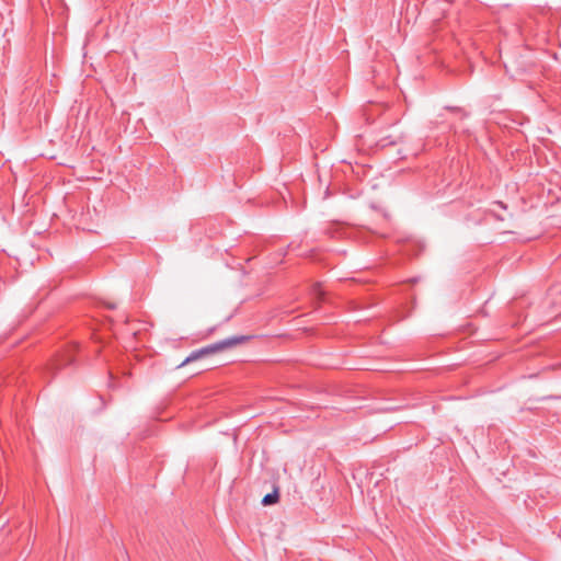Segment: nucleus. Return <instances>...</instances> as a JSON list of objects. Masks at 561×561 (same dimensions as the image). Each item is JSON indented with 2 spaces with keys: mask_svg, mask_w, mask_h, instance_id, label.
I'll use <instances>...</instances> for the list:
<instances>
[{
  "mask_svg": "<svg viewBox=\"0 0 561 561\" xmlns=\"http://www.w3.org/2000/svg\"><path fill=\"white\" fill-rule=\"evenodd\" d=\"M248 340H250V336H248V335H233V336L224 339L221 341H218L216 343H213L210 345L199 348V353L204 357L206 355L215 354V353L234 347L239 344L244 343Z\"/></svg>",
  "mask_w": 561,
  "mask_h": 561,
  "instance_id": "nucleus-1",
  "label": "nucleus"
},
{
  "mask_svg": "<svg viewBox=\"0 0 561 561\" xmlns=\"http://www.w3.org/2000/svg\"><path fill=\"white\" fill-rule=\"evenodd\" d=\"M278 499H279L278 488H274L273 492L264 495L261 503L264 506H268V505H273V504L277 503Z\"/></svg>",
  "mask_w": 561,
  "mask_h": 561,
  "instance_id": "nucleus-2",
  "label": "nucleus"
},
{
  "mask_svg": "<svg viewBox=\"0 0 561 561\" xmlns=\"http://www.w3.org/2000/svg\"><path fill=\"white\" fill-rule=\"evenodd\" d=\"M202 357H203V355L199 353V350H195L182 362L180 367L184 366V365H186V364H188L191 362L197 360V359H199Z\"/></svg>",
  "mask_w": 561,
  "mask_h": 561,
  "instance_id": "nucleus-3",
  "label": "nucleus"
},
{
  "mask_svg": "<svg viewBox=\"0 0 561 561\" xmlns=\"http://www.w3.org/2000/svg\"><path fill=\"white\" fill-rule=\"evenodd\" d=\"M397 409H398L397 407L385 405V407L380 408L379 411H381V412H391V411H396Z\"/></svg>",
  "mask_w": 561,
  "mask_h": 561,
  "instance_id": "nucleus-4",
  "label": "nucleus"
},
{
  "mask_svg": "<svg viewBox=\"0 0 561 561\" xmlns=\"http://www.w3.org/2000/svg\"><path fill=\"white\" fill-rule=\"evenodd\" d=\"M73 360H75V359H73V357H72V356L67 355L66 359L62 362V364H61V365H70V364H72V363H73Z\"/></svg>",
  "mask_w": 561,
  "mask_h": 561,
  "instance_id": "nucleus-5",
  "label": "nucleus"
},
{
  "mask_svg": "<svg viewBox=\"0 0 561 561\" xmlns=\"http://www.w3.org/2000/svg\"><path fill=\"white\" fill-rule=\"evenodd\" d=\"M388 144L392 145L394 144L393 141H390V142H386L385 139L381 140V146L382 147H386Z\"/></svg>",
  "mask_w": 561,
  "mask_h": 561,
  "instance_id": "nucleus-6",
  "label": "nucleus"
},
{
  "mask_svg": "<svg viewBox=\"0 0 561 561\" xmlns=\"http://www.w3.org/2000/svg\"><path fill=\"white\" fill-rule=\"evenodd\" d=\"M496 204L500 205L504 209L506 208V206L502 202H497Z\"/></svg>",
  "mask_w": 561,
  "mask_h": 561,
  "instance_id": "nucleus-7",
  "label": "nucleus"
},
{
  "mask_svg": "<svg viewBox=\"0 0 561 561\" xmlns=\"http://www.w3.org/2000/svg\"><path fill=\"white\" fill-rule=\"evenodd\" d=\"M107 307H108L110 309H114V308H115V305L110 304V305H107Z\"/></svg>",
  "mask_w": 561,
  "mask_h": 561,
  "instance_id": "nucleus-8",
  "label": "nucleus"
}]
</instances>
